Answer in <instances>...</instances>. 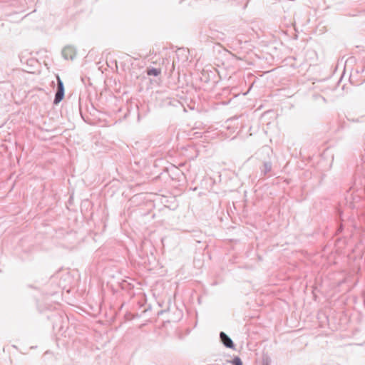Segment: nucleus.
<instances>
[{"label": "nucleus", "mask_w": 365, "mask_h": 365, "mask_svg": "<svg viewBox=\"0 0 365 365\" xmlns=\"http://www.w3.org/2000/svg\"><path fill=\"white\" fill-rule=\"evenodd\" d=\"M220 338L225 346L230 349H234L235 344L232 340L223 331L220 333Z\"/></svg>", "instance_id": "f03ea898"}, {"label": "nucleus", "mask_w": 365, "mask_h": 365, "mask_svg": "<svg viewBox=\"0 0 365 365\" xmlns=\"http://www.w3.org/2000/svg\"><path fill=\"white\" fill-rule=\"evenodd\" d=\"M57 91L55 96L54 104H58L64 97V86L59 76H57Z\"/></svg>", "instance_id": "f257e3e1"}, {"label": "nucleus", "mask_w": 365, "mask_h": 365, "mask_svg": "<svg viewBox=\"0 0 365 365\" xmlns=\"http://www.w3.org/2000/svg\"><path fill=\"white\" fill-rule=\"evenodd\" d=\"M232 363L233 365H242V361L238 356H235L232 359Z\"/></svg>", "instance_id": "39448f33"}, {"label": "nucleus", "mask_w": 365, "mask_h": 365, "mask_svg": "<svg viewBox=\"0 0 365 365\" xmlns=\"http://www.w3.org/2000/svg\"><path fill=\"white\" fill-rule=\"evenodd\" d=\"M63 56L66 59H73L76 56L75 49L73 47H65L62 51Z\"/></svg>", "instance_id": "7ed1b4c3"}, {"label": "nucleus", "mask_w": 365, "mask_h": 365, "mask_svg": "<svg viewBox=\"0 0 365 365\" xmlns=\"http://www.w3.org/2000/svg\"><path fill=\"white\" fill-rule=\"evenodd\" d=\"M160 73H161V70L160 69L154 68H148V71H147V74L148 76H159L160 74Z\"/></svg>", "instance_id": "20e7f679"}]
</instances>
